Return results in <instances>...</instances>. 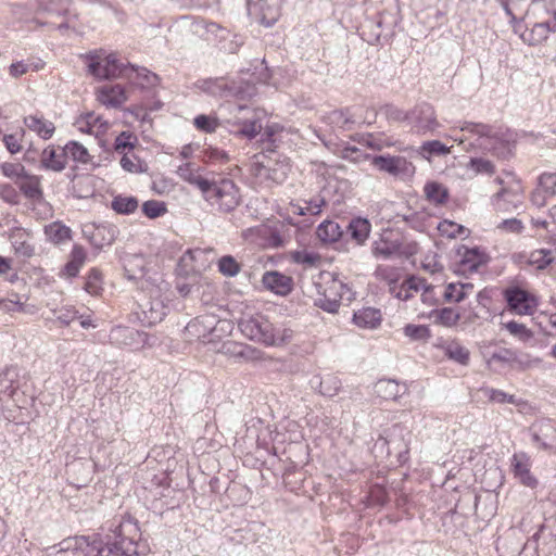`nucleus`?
<instances>
[{
  "instance_id": "nucleus-18",
  "label": "nucleus",
  "mask_w": 556,
  "mask_h": 556,
  "mask_svg": "<svg viewBox=\"0 0 556 556\" xmlns=\"http://www.w3.org/2000/svg\"><path fill=\"white\" fill-rule=\"evenodd\" d=\"M262 283L266 290L286 296L293 290V279L277 270L265 271Z\"/></svg>"
},
{
  "instance_id": "nucleus-6",
  "label": "nucleus",
  "mask_w": 556,
  "mask_h": 556,
  "mask_svg": "<svg viewBox=\"0 0 556 556\" xmlns=\"http://www.w3.org/2000/svg\"><path fill=\"white\" fill-rule=\"evenodd\" d=\"M103 533L76 535L66 538L59 544L45 549V556H94L96 548L101 545Z\"/></svg>"
},
{
  "instance_id": "nucleus-32",
  "label": "nucleus",
  "mask_w": 556,
  "mask_h": 556,
  "mask_svg": "<svg viewBox=\"0 0 556 556\" xmlns=\"http://www.w3.org/2000/svg\"><path fill=\"white\" fill-rule=\"evenodd\" d=\"M522 204V195L518 191L502 189L493 197V205L497 211L517 210Z\"/></svg>"
},
{
  "instance_id": "nucleus-33",
  "label": "nucleus",
  "mask_w": 556,
  "mask_h": 556,
  "mask_svg": "<svg viewBox=\"0 0 556 556\" xmlns=\"http://www.w3.org/2000/svg\"><path fill=\"white\" fill-rule=\"evenodd\" d=\"M87 258V253L84 247L79 244H74L71 253L70 260L64 265L62 269V274L67 276L68 278H75L79 274L80 268L85 264Z\"/></svg>"
},
{
  "instance_id": "nucleus-26",
  "label": "nucleus",
  "mask_w": 556,
  "mask_h": 556,
  "mask_svg": "<svg viewBox=\"0 0 556 556\" xmlns=\"http://www.w3.org/2000/svg\"><path fill=\"white\" fill-rule=\"evenodd\" d=\"M228 124V130L231 134L247 137L248 139L255 138L262 130L263 126L260 118L251 117L244 121H226Z\"/></svg>"
},
{
  "instance_id": "nucleus-39",
  "label": "nucleus",
  "mask_w": 556,
  "mask_h": 556,
  "mask_svg": "<svg viewBox=\"0 0 556 556\" xmlns=\"http://www.w3.org/2000/svg\"><path fill=\"white\" fill-rule=\"evenodd\" d=\"M383 15L379 14L377 20H367L361 26L362 38L369 45H377L382 35Z\"/></svg>"
},
{
  "instance_id": "nucleus-29",
  "label": "nucleus",
  "mask_w": 556,
  "mask_h": 556,
  "mask_svg": "<svg viewBox=\"0 0 556 556\" xmlns=\"http://www.w3.org/2000/svg\"><path fill=\"white\" fill-rule=\"evenodd\" d=\"M67 164L64 148L48 147L41 153V165L46 169L62 172Z\"/></svg>"
},
{
  "instance_id": "nucleus-22",
  "label": "nucleus",
  "mask_w": 556,
  "mask_h": 556,
  "mask_svg": "<svg viewBox=\"0 0 556 556\" xmlns=\"http://www.w3.org/2000/svg\"><path fill=\"white\" fill-rule=\"evenodd\" d=\"M483 358L488 368L493 371H501L507 367L514 368L513 349L497 348L492 352H484Z\"/></svg>"
},
{
  "instance_id": "nucleus-20",
  "label": "nucleus",
  "mask_w": 556,
  "mask_h": 556,
  "mask_svg": "<svg viewBox=\"0 0 556 556\" xmlns=\"http://www.w3.org/2000/svg\"><path fill=\"white\" fill-rule=\"evenodd\" d=\"M260 14V23L266 27H271L280 16V0H249Z\"/></svg>"
},
{
  "instance_id": "nucleus-30",
  "label": "nucleus",
  "mask_w": 556,
  "mask_h": 556,
  "mask_svg": "<svg viewBox=\"0 0 556 556\" xmlns=\"http://www.w3.org/2000/svg\"><path fill=\"white\" fill-rule=\"evenodd\" d=\"M370 231L371 224L364 217H353L346 226V232L357 245H364L366 243Z\"/></svg>"
},
{
  "instance_id": "nucleus-24",
  "label": "nucleus",
  "mask_w": 556,
  "mask_h": 556,
  "mask_svg": "<svg viewBox=\"0 0 556 556\" xmlns=\"http://www.w3.org/2000/svg\"><path fill=\"white\" fill-rule=\"evenodd\" d=\"M207 31L216 34L222 43L220 49L228 53H236L244 43L242 36L231 34L216 23H210L207 25Z\"/></svg>"
},
{
  "instance_id": "nucleus-42",
  "label": "nucleus",
  "mask_w": 556,
  "mask_h": 556,
  "mask_svg": "<svg viewBox=\"0 0 556 556\" xmlns=\"http://www.w3.org/2000/svg\"><path fill=\"white\" fill-rule=\"evenodd\" d=\"M139 202L136 197L115 195L111 202V207L117 214L129 215L138 208Z\"/></svg>"
},
{
  "instance_id": "nucleus-7",
  "label": "nucleus",
  "mask_w": 556,
  "mask_h": 556,
  "mask_svg": "<svg viewBox=\"0 0 556 556\" xmlns=\"http://www.w3.org/2000/svg\"><path fill=\"white\" fill-rule=\"evenodd\" d=\"M321 278L324 283L318 286L319 298L316 305L325 312L334 314L339 311L343 298L351 293V289L331 273L321 275Z\"/></svg>"
},
{
  "instance_id": "nucleus-5",
  "label": "nucleus",
  "mask_w": 556,
  "mask_h": 556,
  "mask_svg": "<svg viewBox=\"0 0 556 556\" xmlns=\"http://www.w3.org/2000/svg\"><path fill=\"white\" fill-rule=\"evenodd\" d=\"M412 441V431L403 424H394L384 430V434L380 435L374 444V450L387 454L396 453L397 460L401 465L405 464L409 458V444Z\"/></svg>"
},
{
  "instance_id": "nucleus-51",
  "label": "nucleus",
  "mask_w": 556,
  "mask_h": 556,
  "mask_svg": "<svg viewBox=\"0 0 556 556\" xmlns=\"http://www.w3.org/2000/svg\"><path fill=\"white\" fill-rule=\"evenodd\" d=\"M521 38L529 46H538L545 41L548 36L539 23H534L529 30L521 35Z\"/></svg>"
},
{
  "instance_id": "nucleus-44",
  "label": "nucleus",
  "mask_w": 556,
  "mask_h": 556,
  "mask_svg": "<svg viewBox=\"0 0 556 556\" xmlns=\"http://www.w3.org/2000/svg\"><path fill=\"white\" fill-rule=\"evenodd\" d=\"M553 262L552 251L547 249L534 250L527 256V265L543 270Z\"/></svg>"
},
{
  "instance_id": "nucleus-27",
  "label": "nucleus",
  "mask_w": 556,
  "mask_h": 556,
  "mask_svg": "<svg viewBox=\"0 0 556 556\" xmlns=\"http://www.w3.org/2000/svg\"><path fill=\"white\" fill-rule=\"evenodd\" d=\"M406 392L407 387L393 379H380L375 384V393L386 401H397Z\"/></svg>"
},
{
  "instance_id": "nucleus-48",
  "label": "nucleus",
  "mask_w": 556,
  "mask_h": 556,
  "mask_svg": "<svg viewBox=\"0 0 556 556\" xmlns=\"http://www.w3.org/2000/svg\"><path fill=\"white\" fill-rule=\"evenodd\" d=\"M451 152V148L441 142L440 140L425 141L420 147V154L430 159L431 156H442Z\"/></svg>"
},
{
  "instance_id": "nucleus-59",
  "label": "nucleus",
  "mask_w": 556,
  "mask_h": 556,
  "mask_svg": "<svg viewBox=\"0 0 556 556\" xmlns=\"http://www.w3.org/2000/svg\"><path fill=\"white\" fill-rule=\"evenodd\" d=\"M514 368L526 370L540 363L539 358H533L529 354L513 350Z\"/></svg>"
},
{
  "instance_id": "nucleus-23",
  "label": "nucleus",
  "mask_w": 556,
  "mask_h": 556,
  "mask_svg": "<svg viewBox=\"0 0 556 556\" xmlns=\"http://www.w3.org/2000/svg\"><path fill=\"white\" fill-rule=\"evenodd\" d=\"M311 387L320 395L333 397L342 389V381L339 377L327 374L325 376H314L309 380Z\"/></svg>"
},
{
  "instance_id": "nucleus-52",
  "label": "nucleus",
  "mask_w": 556,
  "mask_h": 556,
  "mask_svg": "<svg viewBox=\"0 0 556 556\" xmlns=\"http://www.w3.org/2000/svg\"><path fill=\"white\" fill-rule=\"evenodd\" d=\"M403 331L412 341H427L431 337L430 329L426 325L408 324Z\"/></svg>"
},
{
  "instance_id": "nucleus-31",
  "label": "nucleus",
  "mask_w": 556,
  "mask_h": 556,
  "mask_svg": "<svg viewBox=\"0 0 556 556\" xmlns=\"http://www.w3.org/2000/svg\"><path fill=\"white\" fill-rule=\"evenodd\" d=\"M381 312L374 307H363L353 314V323L364 329H375L381 324Z\"/></svg>"
},
{
  "instance_id": "nucleus-1",
  "label": "nucleus",
  "mask_w": 556,
  "mask_h": 556,
  "mask_svg": "<svg viewBox=\"0 0 556 556\" xmlns=\"http://www.w3.org/2000/svg\"><path fill=\"white\" fill-rule=\"evenodd\" d=\"M460 130L477 136V146L498 159H508L513 154L519 135L501 125L464 122Z\"/></svg>"
},
{
  "instance_id": "nucleus-13",
  "label": "nucleus",
  "mask_w": 556,
  "mask_h": 556,
  "mask_svg": "<svg viewBox=\"0 0 556 556\" xmlns=\"http://www.w3.org/2000/svg\"><path fill=\"white\" fill-rule=\"evenodd\" d=\"M408 123L422 135L433 132L439 127L434 109L427 102L419 103L409 111Z\"/></svg>"
},
{
  "instance_id": "nucleus-2",
  "label": "nucleus",
  "mask_w": 556,
  "mask_h": 556,
  "mask_svg": "<svg viewBox=\"0 0 556 556\" xmlns=\"http://www.w3.org/2000/svg\"><path fill=\"white\" fill-rule=\"evenodd\" d=\"M139 528L131 518L123 519L115 529L104 533L94 556H138Z\"/></svg>"
},
{
  "instance_id": "nucleus-49",
  "label": "nucleus",
  "mask_w": 556,
  "mask_h": 556,
  "mask_svg": "<svg viewBox=\"0 0 556 556\" xmlns=\"http://www.w3.org/2000/svg\"><path fill=\"white\" fill-rule=\"evenodd\" d=\"M64 151L66 160L71 157L75 162L86 164L89 162L88 150L77 141H70L65 144Z\"/></svg>"
},
{
  "instance_id": "nucleus-53",
  "label": "nucleus",
  "mask_w": 556,
  "mask_h": 556,
  "mask_svg": "<svg viewBox=\"0 0 556 556\" xmlns=\"http://www.w3.org/2000/svg\"><path fill=\"white\" fill-rule=\"evenodd\" d=\"M167 212L165 202L157 200H148L142 204V213L150 219L163 216Z\"/></svg>"
},
{
  "instance_id": "nucleus-57",
  "label": "nucleus",
  "mask_w": 556,
  "mask_h": 556,
  "mask_svg": "<svg viewBox=\"0 0 556 556\" xmlns=\"http://www.w3.org/2000/svg\"><path fill=\"white\" fill-rule=\"evenodd\" d=\"M292 261L296 264H302L308 267L316 266L320 261V255L315 252L295 251L292 253Z\"/></svg>"
},
{
  "instance_id": "nucleus-3",
  "label": "nucleus",
  "mask_w": 556,
  "mask_h": 556,
  "mask_svg": "<svg viewBox=\"0 0 556 556\" xmlns=\"http://www.w3.org/2000/svg\"><path fill=\"white\" fill-rule=\"evenodd\" d=\"M190 184L197 186L203 198L219 212L229 213L239 204V191L230 179L212 181L199 174L190 178Z\"/></svg>"
},
{
  "instance_id": "nucleus-63",
  "label": "nucleus",
  "mask_w": 556,
  "mask_h": 556,
  "mask_svg": "<svg viewBox=\"0 0 556 556\" xmlns=\"http://www.w3.org/2000/svg\"><path fill=\"white\" fill-rule=\"evenodd\" d=\"M443 298L446 302L459 303L465 300L466 291L459 288L458 282H451L446 286Z\"/></svg>"
},
{
  "instance_id": "nucleus-56",
  "label": "nucleus",
  "mask_w": 556,
  "mask_h": 556,
  "mask_svg": "<svg viewBox=\"0 0 556 556\" xmlns=\"http://www.w3.org/2000/svg\"><path fill=\"white\" fill-rule=\"evenodd\" d=\"M102 273L91 268L86 277L85 290L90 294H98L102 290Z\"/></svg>"
},
{
  "instance_id": "nucleus-37",
  "label": "nucleus",
  "mask_w": 556,
  "mask_h": 556,
  "mask_svg": "<svg viewBox=\"0 0 556 556\" xmlns=\"http://www.w3.org/2000/svg\"><path fill=\"white\" fill-rule=\"evenodd\" d=\"M21 192L29 200H39L42 198V189L40 187V178L30 175L28 172L20 181H15Z\"/></svg>"
},
{
  "instance_id": "nucleus-38",
  "label": "nucleus",
  "mask_w": 556,
  "mask_h": 556,
  "mask_svg": "<svg viewBox=\"0 0 556 556\" xmlns=\"http://www.w3.org/2000/svg\"><path fill=\"white\" fill-rule=\"evenodd\" d=\"M532 440L544 450H556V428L549 421L543 424L539 432L533 433Z\"/></svg>"
},
{
  "instance_id": "nucleus-35",
  "label": "nucleus",
  "mask_w": 556,
  "mask_h": 556,
  "mask_svg": "<svg viewBox=\"0 0 556 556\" xmlns=\"http://www.w3.org/2000/svg\"><path fill=\"white\" fill-rule=\"evenodd\" d=\"M213 318L211 317H197L188 323L185 332L195 339L206 338L214 329Z\"/></svg>"
},
{
  "instance_id": "nucleus-64",
  "label": "nucleus",
  "mask_w": 556,
  "mask_h": 556,
  "mask_svg": "<svg viewBox=\"0 0 556 556\" xmlns=\"http://www.w3.org/2000/svg\"><path fill=\"white\" fill-rule=\"evenodd\" d=\"M542 190L548 195H556V173H543L539 177V184Z\"/></svg>"
},
{
  "instance_id": "nucleus-17",
  "label": "nucleus",
  "mask_w": 556,
  "mask_h": 556,
  "mask_svg": "<svg viewBox=\"0 0 556 556\" xmlns=\"http://www.w3.org/2000/svg\"><path fill=\"white\" fill-rule=\"evenodd\" d=\"M83 232L90 244L100 250L103 247L111 245L115 241L118 229L113 224L102 223L90 227L87 226Z\"/></svg>"
},
{
  "instance_id": "nucleus-14",
  "label": "nucleus",
  "mask_w": 556,
  "mask_h": 556,
  "mask_svg": "<svg viewBox=\"0 0 556 556\" xmlns=\"http://www.w3.org/2000/svg\"><path fill=\"white\" fill-rule=\"evenodd\" d=\"M167 311V304L160 295H156L143 299L138 303L137 315L143 325L153 326L164 319Z\"/></svg>"
},
{
  "instance_id": "nucleus-41",
  "label": "nucleus",
  "mask_w": 556,
  "mask_h": 556,
  "mask_svg": "<svg viewBox=\"0 0 556 556\" xmlns=\"http://www.w3.org/2000/svg\"><path fill=\"white\" fill-rule=\"evenodd\" d=\"M424 191L427 200L435 205H442L448 199V190L437 181L427 182L424 187Z\"/></svg>"
},
{
  "instance_id": "nucleus-8",
  "label": "nucleus",
  "mask_w": 556,
  "mask_h": 556,
  "mask_svg": "<svg viewBox=\"0 0 556 556\" xmlns=\"http://www.w3.org/2000/svg\"><path fill=\"white\" fill-rule=\"evenodd\" d=\"M238 327L242 334L252 341L268 346L275 343L274 326L262 314L242 317L238 323Z\"/></svg>"
},
{
  "instance_id": "nucleus-28",
  "label": "nucleus",
  "mask_w": 556,
  "mask_h": 556,
  "mask_svg": "<svg viewBox=\"0 0 556 556\" xmlns=\"http://www.w3.org/2000/svg\"><path fill=\"white\" fill-rule=\"evenodd\" d=\"M20 368L15 365L0 368V393L13 397L20 388Z\"/></svg>"
},
{
  "instance_id": "nucleus-9",
  "label": "nucleus",
  "mask_w": 556,
  "mask_h": 556,
  "mask_svg": "<svg viewBox=\"0 0 556 556\" xmlns=\"http://www.w3.org/2000/svg\"><path fill=\"white\" fill-rule=\"evenodd\" d=\"M365 157L379 172L387 173L402 180L412 178L416 172L414 164L402 155L379 154L365 155Z\"/></svg>"
},
{
  "instance_id": "nucleus-46",
  "label": "nucleus",
  "mask_w": 556,
  "mask_h": 556,
  "mask_svg": "<svg viewBox=\"0 0 556 556\" xmlns=\"http://www.w3.org/2000/svg\"><path fill=\"white\" fill-rule=\"evenodd\" d=\"M444 354L448 359H452L460 365L469 363V351L457 342H450L444 348Z\"/></svg>"
},
{
  "instance_id": "nucleus-50",
  "label": "nucleus",
  "mask_w": 556,
  "mask_h": 556,
  "mask_svg": "<svg viewBox=\"0 0 556 556\" xmlns=\"http://www.w3.org/2000/svg\"><path fill=\"white\" fill-rule=\"evenodd\" d=\"M217 267L220 274L226 277H235L240 273L241 265L232 255H224L217 261Z\"/></svg>"
},
{
  "instance_id": "nucleus-58",
  "label": "nucleus",
  "mask_w": 556,
  "mask_h": 556,
  "mask_svg": "<svg viewBox=\"0 0 556 556\" xmlns=\"http://www.w3.org/2000/svg\"><path fill=\"white\" fill-rule=\"evenodd\" d=\"M193 124L197 127V129L204 132H214L219 125L218 119L216 117L205 114H200L195 116Z\"/></svg>"
},
{
  "instance_id": "nucleus-40",
  "label": "nucleus",
  "mask_w": 556,
  "mask_h": 556,
  "mask_svg": "<svg viewBox=\"0 0 556 556\" xmlns=\"http://www.w3.org/2000/svg\"><path fill=\"white\" fill-rule=\"evenodd\" d=\"M45 235L54 244H61L72 239V229L60 222L45 226Z\"/></svg>"
},
{
  "instance_id": "nucleus-4",
  "label": "nucleus",
  "mask_w": 556,
  "mask_h": 556,
  "mask_svg": "<svg viewBox=\"0 0 556 556\" xmlns=\"http://www.w3.org/2000/svg\"><path fill=\"white\" fill-rule=\"evenodd\" d=\"M195 87L210 96L220 98L233 97L245 100L256 94L254 83L229 80L224 77L200 79L195 83Z\"/></svg>"
},
{
  "instance_id": "nucleus-62",
  "label": "nucleus",
  "mask_w": 556,
  "mask_h": 556,
  "mask_svg": "<svg viewBox=\"0 0 556 556\" xmlns=\"http://www.w3.org/2000/svg\"><path fill=\"white\" fill-rule=\"evenodd\" d=\"M223 348L226 350V353L231 354L237 358H251L252 354L255 352V350L249 345L237 344L233 342L224 344Z\"/></svg>"
},
{
  "instance_id": "nucleus-12",
  "label": "nucleus",
  "mask_w": 556,
  "mask_h": 556,
  "mask_svg": "<svg viewBox=\"0 0 556 556\" xmlns=\"http://www.w3.org/2000/svg\"><path fill=\"white\" fill-rule=\"evenodd\" d=\"M276 151L268 147L265 152L254 155L255 161L251 165L252 174L268 185H281L286 180V172L273 169Z\"/></svg>"
},
{
  "instance_id": "nucleus-11",
  "label": "nucleus",
  "mask_w": 556,
  "mask_h": 556,
  "mask_svg": "<svg viewBox=\"0 0 556 556\" xmlns=\"http://www.w3.org/2000/svg\"><path fill=\"white\" fill-rule=\"evenodd\" d=\"M502 294L508 311L517 315H532L539 305L536 296L519 286H509Z\"/></svg>"
},
{
  "instance_id": "nucleus-21",
  "label": "nucleus",
  "mask_w": 556,
  "mask_h": 556,
  "mask_svg": "<svg viewBox=\"0 0 556 556\" xmlns=\"http://www.w3.org/2000/svg\"><path fill=\"white\" fill-rule=\"evenodd\" d=\"M97 100L106 108L117 109L127 101L126 90L119 84L102 86L97 90Z\"/></svg>"
},
{
  "instance_id": "nucleus-54",
  "label": "nucleus",
  "mask_w": 556,
  "mask_h": 556,
  "mask_svg": "<svg viewBox=\"0 0 556 556\" xmlns=\"http://www.w3.org/2000/svg\"><path fill=\"white\" fill-rule=\"evenodd\" d=\"M483 394L488 397L490 402L497 404H517V399L514 394H508L502 390L493 389V388H484L482 389Z\"/></svg>"
},
{
  "instance_id": "nucleus-43",
  "label": "nucleus",
  "mask_w": 556,
  "mask_h": 556,
  "mask_svg": "<svg viewBox=\"0 0 556 556\" xmlns=\"http://www.w3.org/2000/svg\"><path fill=\"white\" fill-rule=\"evenodd\" d=\"M328 119L330 124L343 130L352 129V125L355 123L354 115L349 108L332 111Z\"/></svg>"
},
{
  "instance_id": "nucleus-60",
  "label": "nucleus",
  "mask_w": 556,
  "mask_h": 556,
  "mask_svg": "<svg viewBox=\"0 0 556 556\" xmlns=\"http://www.w3.org/2000/svg\"><path fill=\"white\" fill-rule=\"evenodd\" d=\"M403 287H405L407 290H414V291H419L422 289L424 290V294H422L424 301H426L427 294L433 290L432 286H428L426 283V279L417 277V276H408L405 279Z\"/></svg>"
},
{
  "instance_id": "nucleus-25",
  "label": "nucleus",
  "mask_w": 556,
  "mask_h": 556,
  "mask_svg": "<svg viewBox=\"0 0 556 556\" xmlns=\"http://www.w3.org/2000/svg\"><path fill=\"white\" fill-rule=\"evenodd\" d=\"M511 467L515 478H517L523 485L535 488L538 480L530 472V462L526 454H515L511 459Z\"/></svg>"
},
{
  "instance_id": "nucleus-61",
  "label": "nucleus",
  "mask_w": 556,
  "mask_h": 556,
  "mask_svg": "<svg viewBox=\"0 0 556 556\" xmlns=\"http://www.w3.org/2000/svg\"><path fill=\"white\" fill-rule=\"evenodd\" d=\"M2 174L11 179L20 181L23 176H26L27 170L21 163H9L4 162L1 164Z\"/></svg>"
},
{
  "instance_id": "nucleus-47",
  "label": "nucleus",
  "mask_w": 556,
  "mask_h": 556,
  "mask_svg": "<svg viewBox=\"0 0 556 556\" xmlns=\"http://www.w3.org/2000/svg\"><path fill=\"white\" fill-rule=\"evenodd\" d=\"M24 232L21 229L14 230L11 236V242L16 254L24 257H31L35 254V249L31 244L26 242L24 239Z\"/></svg>"
},
{
  "instance_id": "nucleus-36",
  "label": "nucleus",
  "mask_w": 556,
  "mask_h": 556,
  "mask_svg": "<svg viewBox=\"0 0 556 556\" xmlns=\"http://www.w3.org/2000/svg\"><path fill=\"white\" fill-rule=\"evenodd\" d=\"M24 124L29 130L35 131L42 139L51 138L55 130L52 122L38 115H28L24 117Z\"/></svg>"
},
{
  "instance_id": "nucleus-34",
  "label": "nucleus",
  "mask_w": 556,
  "mask_h": 556,
  "mask_svg": "<svg viewBox=\"0 0 556 556\" xmlns=\"http://www.w3.org/2000/svg\"><path fill=\"white\" fill-rule=\"evenodd\" d=\"M315 233L321 243L330 244L341 239L343 230L338 223L327 219L318 225Z\"/></svg>"
},
{
  "instance_id": "nucleus-55",
  "label": "nucleus",
  "mask_w": 556,
  "mask_h": 556,
  "mask_svg": "<svg viewBox=\"0 0 556 556\" xmlns=\"http://www.w3.org/2000/svg\"><path fill=\"white\" fill-rule=\"evenodd\" d=\"M434 314L437 321L446 327L455 326L460 318L459 313H457L452 307H443L441 309H437Z\"/></svg>"
},
{
  "instance_id": "nucleus-10",
  "label": "nucleus",
  "mask_w": 556,
  "mask_h": 556,
  "mask_svg": "<svg viewBox=\"0 0 556 556\" xmlns=\"http://www.w3.org/2000/svg\"><path fill=\"white\" fill-rule=\"evenodd\" d=\"M130 63H121L116 55L113 53L106 55L103 59L97 55H92L90 56L88 71L93 77L100 80H110L127 76V71L130 70Z\"/></svg>"
},
{
  "instance_id": "nucleus-15",
  "label": "nucleus",
  "mask_w": 556,
  "mask_h": 556,
  "mask_svg": "<svg viewBox=\"0 0 556 556\" xmlns=\"http://www.w3.org/2000/svg\"><path fill=\"white\" fill-rule=\"evenodd\" d=\"M456 254L459 260L456 264L455 273L462 275L477 273L488 262L486 255L478 247L467 248L460 245L456 250Z\"/></svg>"
},
{
  "instance_id": "nucleus-16",
  "label": "nucleus",
  "mask_w": 556,
  "mask_h": 556,
  "mask_svg": "<svg viewBox=\"0 0 556 556\" xmlns=\"http://www.w3.org/2000/svg\"><path fill=\"white\" fill-rule=\"evenodd\" d=\"M148 337L147 332L126 326L114 327L109 336L111 343L118 346H128L135 350L147 344Z\"/></svg>"
},
{
  "instance_id": "nucleus-45",
  "label": "nucleus",
  "mask_w": 556,
  "mask_h": 556,
  "mask_svg": "<svg viewBox=\"0 0 556 556\" xmlns=\"http://www.w3.org/2000/svg\"><path fill=\"white\" fill-rule=\"evenodd\" d=\"M130 70L136 73L137 84L141 88H153L160 84V77L146 67L130 65Z\"/></svg>"
},
{
  "instance_id": "nucleus-19",
  "label": "nucleus",
  "mask_w": 556,
  "mask_h": 556,
  "mask_svg": "<svg viewBox=\"0 0 556 556\" xmlns=\"http://www.w3.org/2000/svg\"><path fill=\"white\" fill-rule=\"evenodd\" d=\"M392 231H384L371 243V253L378 260H390L401 251L402 242L393 239Z\"/></svg>"
}]
</instances>
